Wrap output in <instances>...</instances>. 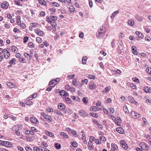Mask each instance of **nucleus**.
I'll return each mask as SVG.
<instances>
[{
    "instance_id": "obj_10",
    "label": "nucleus",
    "mask_w": 151,
    "mask_h": 151,
    "mask_svg": "<svg viewBox=\"0 0 151 151\" xmlns=\"http://www.w3.org/2000/svg\"><path fill=\"white\" fill-rule=\"evenodd\" d=\"M58 108L61 111H63L65 107V106L63 104L61 103L58 104Z\"/></svg>"
},
{
    "instance_id": "obj_37",
    "label": "nucleus",
    "mask_w": 151,
    "mask_h": 151,
    "mask_svg": "<svg viewBox=\"0 0 151 151\" xmlns=\"http://www.w3.org/2000/svg\"><path fill=\"white\" fill-rule=\"evenodd\" d=\"M12 51H13L14 52H17L18 50L17 48L15 46L12 47Z\"/></svg>"
},
{
    "instance_id": "obj_46",
    "label": "nucleus",
    "mask_w": 151,
    "mask_h": 151,
    "mask_svg": "<svg viewBox=\"0 0 151 151\" xmlns=\"http://www.w3.org/2000/svg\"><path fill=\"white\" fill-rule=\"evenodd\" d=\"M37 25L38 24L37 23H31V26L33 27H37Z\"/></svg>"
},
{
    "instance_id": "obj_20",
    "label": "nucleus",
    "mask_w": 151,
    "mask_h": 151,
    "mask_svg": "<svg viewBox=\"0 0 151 151\" xmlns=\"http://www.w3.org/2000/svg\"><path fill=\"white\" fill-rule=\"evenodd\" d=\"M135 33L139 37H140L141 39H142L144 37L143 34L139 32L136 31L135 32Z\"/></svg>"
},
{
    "instance_id": "obj_44",
    "label": "nucleus",
    "mask_w": 151,
    "mask_h": 151,
    "mask_svg": "<svg viewBox=\"0 0 151 151\" xmlns=\"http://www.w3.org/2000/svg\"><path fill=\"white\" fill-rule=\"evenodd\" d=\"M17 23L18 25H19L21 23V20L20 19V17L19 16L17 18Z\"/></svg>"
},
{
    "instance_id": "obj_11",
    "label": "nucleus",
    "mask_w": 151,
    "mask_h": 151,
    "mask_svg": "<svg viewBox=\"0 0 151 151\" xmlns=\"http://www.w3.org/2000/svg\"><path fill=\"white\" fill-rule=\"evenodd\" d=\"M88 148L89 150H91L93 148V146L92 141L88 142Z\"/></svg>"
},
{
    "instance_id": "obj_38",
    "label": "nucleus",
    "mask_w": 151,
    "mask_h": 151,
    "mask_svg": "<svg viewBox=\"0 0 151 151\" xmlns=\"http://www.w3.org/2000/svg\"><path fill=\"white\" fill-rule=\"evenodd\" d=\"M71 144L74 147H76L78 145L77 143L76 142H71Z\"/></svg>"
},
{
    "instance_id": "obj_57",
    "label": "nucleus",
    "mask_w": 151,
    "mask_h": 151,
    "mask_svg": "<svg viewBox=\"0 0 151 151\" xmlns=\"http://www.w3.org/2000/svg\"><path fill=\"white\" fill-rule=\"evenodd\" d=\"M46 21L48 23H50L51 21V18L49 16H47L46 18Z\"/></svg>"
},
{
    "instance_id": "obj_6",
    "label": "nucleus",
    "mask_w": 151,
    "mask_h": 151,
    "mask_svg": "<svg viewBox=\"0 0 151 151\" xmlns=\"http://www.w3.org/2000/svg\"><path fill=\"white\" fill-rule=\"evenodd\" d=\"M30 121L32 123L35 124H38L39 123V122L38 120L33 117H32L30 118Z\"/></svg>"
},
{
    "instance_id": "obj_47",
    "label": "nucleus",
    "mask_w": 151,
    "mask_h": 151,
    "mask_svg": "<svg viewBox=\"0 0 151 151\" xmlns=\"http://www.w3.org/2000/svg\"><path fill=\"white\" fill-rule=\"evenodd\" d=\"M77 79L74 78L73 80V84L74 86H76L77 85Z\"/></svg>"
},
{
    "instance_id": "obj_45",
    "label": "nucleus",
    "mask_w": 151,
    "mask_h": 151,
    "mask_svg": "<svg viewBox=\"0 0 151 151\" xmlns=\"http://www.w3.org/2000/svg\"><path fill=\"white\" fill-rule=\"evenodd\" d=\"M13 131H14L13 132L15 133L17 136H19L20 135L21 133L19 131L15 130L14 129H13Z\"/></svg>"
},
{
    "instance_id": "obj_5",
    "label": "nucleus",
    "mask_w": 151,
    "mask_h": 151,
    "mask_svg": "<svg viewBox=\"0 0 151 151\" xmlns=\"http://www.w3.org/2000/svg\"><path fill=\"white\" fill-rule=\"evenodd\" d=\"M4 58L6 59H8L10 56L9 52L6 49L4 50Z\"/></svg>"
},
{
    "instance_id": "obj_1",
    "label": "nucleus",
    "mask_w": 151,
    "mask_h": 151,
    "mask_svg": "<svg viewBox=\"0 0 151 151\" xmlns=\"http://www.w3.org/2000/svg\"><path fill=\"white\" fill-rule=\"evenodd\" d=\"M1 142H2L1 144L4 146L8 147H11L12 146V144L11 142L9 141H2L0 140Z\"/></svg>"
},
{
    "instance_id": "obj_29",
    "label": "nucleus",
    "mask_w": 151,
    "mask_h": 151,
    "mask_svg": "<svg viewBox=\"0 0 151 151\" xmlns=\"http://www.w3.org/2000/svg\"><path fill=\"white\" fill-rule=\"evenodd\" d=\"M128 24L130 26H132L134 24V22L133 20H129L128 22Z\"/></svg>"
},
{
    "instance_id": "obj_32",
    "label": "nucleus",
    "mask_w": 151,
    "mask_h": 151,
    "mask_svg": "<svg viewBox=\"0 0 151 151\" xmlns=\"http://www.w3.org/2000/svg\"><path fill=\"white\" fill-rule=\"evenodd\" d=\"M89 114L90 116L96 118H97L98 116V115L97 114L93 112L90 113Z\"/></svg>"
},
{
    "instance_id": "obj_13",
    "label": "nucleus",
    "mask_w": 151,
    "mask_h": 151,
    "mask_svg": "<svg viewBox=\"0 0 151 151\" xmlns=\"http://www.w3.org/2000/svg\"><path fill=\"white\" fill-rule=\"evenodd\" d=\"M121 144H122V146L123 148H124L125 149H126L128 148V146L124 140L122 141L121 142Z\"/></svg>"
},
{
    "instance_id": "obj_64",
    "label": "nucleus",
    "mask_w": 151,
    "mask_h": 151,
    "mask_svg": "<svg viewBox=\"0 0 151 151\" xmlns=\"http://www.w3.org/2000/svg\"><path fill=\"white\" fill-rule=\"evenodd\" d=\"M36 41L38 43H40L41 42V39L40 37H38L36 38Z\"/></svg>"
},
{
    "instance_id": "obj_59",
    "label": "nucleus",
    "mask_w": 151,
    "mask_h": 151,
    "mask_svg": "<svg viewBox=\"0 0 151 151\" xmlns=\"http://www.w3.org/2000/svg\"><path fill=\"white\" fill-rule=\"evenodd\" d=\"M40 151H50L49 150L43 147H42V148L40 149Z\"/></svg>"
},
{
    "instance_id": "obj_27",
    "label": "nucleus",
    "mask_w": 151,
    "mask_h": 151,
    "mask_svg": "<svg viewBox=\"0 0 151 151\" xmlns=\"http://www.w3.org/2000/svg\"><path fill=\"white\" fill-rule=\"evenodd\" d=\"M60 134V136H63L66 138H68V135L66 134L65 132H61Z\"/></svg>"
},
{
    "instance_id": "obj_50",
    "label": "nucleus",
    "mask_w": 151,
    "mask_h": 151,
    "mask_svg": "<svg viewBox=\"0 0 151 151\" xmlns=\"http://www.w3.org/2000/svg\"><path fill=\"white\" fill-rule=\"evenodd\" d=\"M19 60L20 62L22 63H24L25 61V59L22 57H21L19 58Z\"/></svg>"
},
{
    "instance_id": "obj_53",
    "label": "nucleus",
    "mask_w": 151,
    "mask_h": 151,
    "mask_svg": "<svg viewBox=\"0 0 151 151\" xmlns=\"http://www.w3.org/2000/svg\"><path fill=\"white\" fill-rule=\"evenodd\" d=\"M29 45L31 48H33L34 46L33 45V43L32 42H29L28 43Z\"/></svg>"
},
{
    "instance_id": "obj_49",
    "label": "nucleus",
    "mask_w": 151,
    "mask_h": 151,
    "mask_svg": "<svg viewBox=\"0 0 151 151\" xmlns=\"http://www.w3.org/2000/svg\"><path fill=\"white\" fill-rule=\"evenodd\" d=\"M131 87L133 89H135L136 88V86L133 83H131L130 85Z\"/></svg>"
},
{
    "instance_id": "obj_19",
    "label": "nucleus",
    "mask_w": 151,
    "mask_h": 151,
    "mask_svg": "<svg viewBox=\"0 0 151 151\" xmlns=\"http://www.w3.org/2000/svg\"><path fill=\"white\" fill-rule=\"evenodd\" d=\"M99 109V107L96 106H92L90 108V111H96L98 110Z\"/></svg>"
},
{
    "instance_id": "obj_43",
    "label": "nucleus",
    "mask_w": 151,
    "mask_h": 151,
    "mask_svg": "<svg viewBox=\"0 0 151 151\" xmlns=\"http://www.w3.org/2000/svg\"><path fill=\"white\" fill-rule=\"evenodd\" d=\"M25 104L27 105H30L32 104V102L31 101L27 100Z\"/></svg>"
},
{
    "instance_id": "obj_24",
    "label": "nucleus",
    "mask_w": 151,
    "mask_h": 151,
    "mask_svg": "<svg viewBox=\"0 0 151 151\" xmlns=\"http://www.w3.org/2000/svg\"><path fill=\"white\" fill-rule=\"evenodd\" d=\"M151 89L150 88H149L148 86H145V87L144 91L146 93H151Z\"/></svg>"
},
{
    "instance_id": "obj_17",
    "label": "nucleus",
    "mask_w": 151,
    "mask_h": 151,
    "mask_svg": "<svg viewBox=\"0 0 151 151\" xmlns=\"http://www.w3.org/2000/svg\"><path fill=\"white\" fill-rule=\"evenodd\" d=\"M112 148H111V150L112 151H115V150H116L118 148V147L115 144L113 143L111 144Z\"/></svg>"
},
{
    "instance_id": "obj_2",
    "label": "nucleus",
    "mask_w": 151,
    "mask_h": 151,
    "mask_svg": "<svg viewBox=\"0 0 151 151\" xmlns=\"http://www.w3.org/2000/svg\"><path fill=\"white\" fill-rule=\"evenodd\" d=\"M78 112L79 114L82 117H85L88 116V113L83 110H79Z\"/></svg>"
},
{
    "instance_id": "obj_61",
    "label": "nucleus",
    "mask_w": 151,
    "mask_h": 151,
    "mask_svg": "<svg viewBox=\"0 0 151 151\" xmlns=\"http://www.w3.org/2000/svg\"><path fill=\"white\" fill-rule=\"evenodd\" d=\"M100 139L103 141H105L106 140V138L104 137H100Z\"/></svg>"
},
{
    "instance_id": "obj_51",
    "label": "nucleus",
    "mask_w": 151,
    "mask_h": 151,
    "mask_svg": "<svg viewBox=\"0 0 151 151\" xmlns=\"http://www.w3.org/2000/svg\"><path fill=\"white\" fill-rule=\"evenodd\" d=\"M51 19L54 21L57 20V17L55 16H51Z\"/></svg>"
},
{
    "instance_id": "obj_34",
    "label": "nucleus",
    "mask_w": 151,
    "mask_h": 151,
    "mask_svg": "<svg viewBox=\"0 0 151 151\" xmlns=\"http://www.w3.org/2000/svg\"><path fill=\"white\" fill-rule=\"evenodd\" d=\"M129 100L132 103H134L135 102V100L134 98L132 96H129Z\"/></svg>"
},
{
    "instance_id": "obj_12",
    "label": "nucleus",
    "mask_w": 151,
    "mask_h": 151,
    "mask_svg": "<svg viewBox=\"0 0 151 151\" xmlns=\"http://www.w3.org/2000/svg\"><path fill=\"white\" fill-rule=\"evenodd\" d=\"M116 131L120 134H123L124 133V129L121 127H118L116 128Z\"/></svg>"
},
{
    "instance_id": "obj_9",
    "label": "nucleus",
    "mask_w": 151,
    "mask_h": 151,
    "mask_svg": "<svg viewBox=\"0 0 151 151\" xmlns=\"http://www.w3.org/2000/svg\"><path fill=\"white\" fill-rule=\"evenodd\" d=\"M22 126L21 124L16 125L15 126L13 127V129L15 128V130L19 131L22 129Z\"/></svg>"
},
{
    "instance_id": "obj_52",
    "label": "nucleus",
    "mask_w": 151,
    "mask_h": 151,
    "mask_svg": "<svg viewBox=\"0 0 151 151\" xmlns=\"http://www.w3.org/2000/svg\"><path fill=\"white\" fill-rule=\"evenodd\" d=\"M50 86L49 87H48L47 89L46 90L47 91H50L52 89L53 87V86Z\"/></svg>"
},
{
    "instance_id": "obj_36",
    "label": "nucleus",
    "mask_w": 151,
    "mask_h": 151,
    "mask_svg": "<svg viewBox=\"0 0 151 151\" xmlns=\"http://www.w3.org/2000/svg\"><path fill=\"white\" fill-rule=\"evenodd\" d=\"M123 109L124 111L127 114H128L129 113V111L127 107L126 106H124L123 107Z\"/></svg>"
},
{
    "instance_id": "obj_4",
    "label": "nucleus",
    "mask_w": 151,
    "mask_h": 151,
    "mask_svg": "<svg viewBox=\"0 0 151 151\" xmlns=\"http://www.w3.org/2000/svg\"><path fill=\"white\" fill-rule=\"evenodd\" d=\"M9 5L8 3L6 1H4L2 2L1 5V8L4 9H7Z\"/></svg>"
},
{
    "instance_id": "obj_42",
    "label": "nucleus",
    "mask_w": 151,
    "mask_h": 151,
    "mask_svg": "<svg viewBox=\"0 0 151 151\" xmlns=\"http://www.w3.org/2000/svg\"><path fill=\"white\" fill-rule=\"evenodd\" d=\"M65 93V90H62L60 92V94L61 96H64Z\"/></svg>"
},
{
    "instance_id": "obj_26",
    "label": "nucleus",
    "mask_w": 151,
    "mask_h": 151,
    "mask_svg": "<svg viewBox=\"0 0 151 151\" xmlns=\"http://www.w3.org/2000/svg\"><path fill=\"white\" fill-rule=\"evenodd\" d=\"M82 101L83 103L86 105L88 103V99L87 97H84L82 99Z\"/></svg>"
},
{
    "instance_id": "obj_23",
    "label": "nucleus",
    "mask_w": 151,
    "mask_h": 151,
    "mask_svg": "<svg viewBox=\"0 0 151 151\" xmlns=\"http://www.w3.org/2000/svg\"><path fill=\"white\" fill-rule=\"evenodd\" d=\"M45 132L46 134L50 137H53L54 136L53 134L50 132L47 131H45Z\"/></svg>"
},
{
    "instance_id": "obj_15",
    "label": "nucleus",
    "mask_w": 151,
    "mask_h": 151,
    "mask_svg": "<svg viewBox=\"0 0 151 151\" xmlns=\"http://www.w3.org/2000/svg\"><path fill=\"white\" fill-rule=\"evenodd\" d=\"M6 84L8 87L11 88H14L15 87V86L14 84L10 82H7Z\"/></svg>"
},
{
    "instance_id": "obj_30",
    "label": "nucleus",
    "mask_w": 151,
    "mask_h": 151,
    "mask_svg": "<svg viewBox=\"0 0 151 151\" xmlns=\"http://www.w3.org/2000/svg\"><path fill=\"white\" fill-rule=\"evenodd\" d=\"M47 120H49L50 122H52L53 120V119L50 116L48 115H47L46 117L45 118Z\"/></svg>"
},
{
    "instance_id": "obj_22",
    "label": "nucleus",
    "mask_w": 151,
    "mask_h": 151,
    "mask_svg": "<svg viewBox=\"0 0 151 151\" xmlns=\"http://www.w3.org/2000/svg\"><path fill=\"white\" fill-rule=\"evenodd\" d=\"M132 52L135 55H137L138 54V52L136 50V48L135 46H132Z\"/></svg>"
},
{
    "instance_id": "obj_58",
    "label": "nucleus",
    "mask_w": 151,
    "mask_h": 151,
    "mask_svg": "<svg viewBox=\"0 0 151 151\" xmlns=\"http://www.w3.org/2000/svg\"><path fill=\"white\" fill-rule=\"evenodd\" d=\"M61 146L60 144L56 143L55 144V147L57 149H59L61 147Z\"/></svg>"
},
{
    "instance_id": "obj_16",
    "label": "nucleus",
    "mask_w": 151,
    "mask_h": 151,
    "mask_svg": "<svg viewBox=\"0 0 151 151\" xmlns=\"http://www.w3.org/2000/svg\"><path fill=\"white\" fill-rule=\"evenodd\" d=\"M121 119L120 117H117V119L115 122V123L118 126H120V123L121 122Z\"/></svg>"
},
{
    "instance_id": "obj_14",
    "label": "nucleus",
    "mask_w": 151,
    "mask_h": 151,
    "mask_svg": "<svg viewBox=\"0 0 151 151\" xmlns=\"http://www.w3.org/2000/svg\"><path fill=\"white\" fill-rule=\"evenodd\" d=\"M35 32L39 35L42 36L43 35V32L40 29L35 30Z\"/></svg>"
},
{
    "instance_id": "obj_40",
    "label": "nucleus",
    "mask_w": 151,
    "mask_h": 151,
    "mask_svg": "<svg viewBox=\"0 0 151 151\" xmlns=\"http://www.w3.org/2000/svg\"><path fill=\"white\" fill-rule=\"evenodd\" d=\"M24 55L26 57H28L29 59H31L32 58V56L27 52H24Z\"/></svg>"
},
{
    "instance_id": "obj_60",
    "label": "nucleus",
    "mask_w": 151,
    "mask_h": 151,
    "mask_svg": "<svg viewBox=\"0 0 151 151\" xmlns=\"http://www.w3.org/2000/svg\"><path fill=\"white\" fill-rule=\"evenodd\" d=\"M28 39L29 38L27 36L25 37L23 39L24 42V43H26V42H27Z\"/></svg>"
},
{
    "instance_id": "obj_63",
    "label": "nucleus",
    "mask_w": 151,
    "mask_h": 151,
    "mask_svg": "<svg viewBox=\"0 0 151 151\" xmlns=\"http://www.w3.org/2000/svg\"><path fill=\"white\" fill-rule=\"evenodd\" d=\"M51 24L52 26L54 27H55L57 25V24L55 22H52V21L50 23Z\"/></svg>"
},
{
    "instance_id": "obj_56",
    "label": "nucleus",
    "mask_w": 151,
    "mask_h": 151,
    "mask_svg": "<svg viewBox=\"0 0 151 151\" xmlns=\"http://www.w3.org/2000/svg\"><path fill=\"white\" fill-rule=\"evenodd\" d=\"M21 27L23 28V29H25L26 28V25L25 24L23 23H20V24L19 25Z\"/></svg>"
},
{
    "instance_id": "obj_7",
    "label": "nucleus",
    "mask_w": 151,
    "mask_h": 151,
    "mask_svg": "<svg viewBox=\"0 0 151 151\" xmlns=\"http://www.w3.org/2000/svg\"><path fill=\"white\" fill-rule=\"evenodd\" d=\"M131 114L133 117L135 119L139 118L140 116L139 114H137L134 111H132L131 112Z\"/></svg>"
},
{
    "instance_id": "obj_18",
    "label": "nucleus",
    "mask_w": 151,
    "mask_h": 151,
    "mask_svg": "<svg viewBox=\"0 0 151 151\" xmlns=\"http://www.w3.org/2000/svg\"><path fill=\"white\" fill-rule=\"evenodd\" d=\"M135 17L137 20L140 21L143 19L142 17L141 16L137 14H135Z\"/></svg>"
},
{
    "instance_id": "obj_62",
    "label": "nucleus",
    "mask_w": 151,
    "mask_h": 151,
    "mask_svg": "<svg viewBox=\"0 0 151 151\" xmlns=\"http://www.w3.org/2000/svg\"><path fill=\"white\" fill-rule=\"evenodd\" d=\"M70 87L69 85H67L65 86V89L66 90L69 91Z\"/></svg>"
},
{
    "instance_id": "obj_25",
    "label": "nucleus",
    "mask_w": 151,
    "mask_h": 151,
    "mask_svg": "<svg viewBox=\"0 0 151 151\" xmlns=\"http://www.w3.org/2000/svg\"><path fill=\"white\" fill-rule=\"evenodd\" d=\"M98 35L97 34V36H98L99 37H101L103 36L104 35V33L103 32H102L100 30L98 32Z\"/></svg>"
},
{
    "instance_id": "obj_3",
    "label": "nucleus",
    "mask_w": 151,
    "mask_h": 151,
    "mask_svg": "<svg viewBox=\"0 0 151 151\" xmlns=\"http://www.w3.org/2000/svg\"><path fill=\"white\" fill-rule=\"evenodd\" d=\"M140 146L142 149L145 150H148L149 149V147L144 142H142L140 144Z\"/></svg>"
},
{
    "instance_id": "obj_54",
    "label": "nucleus",
    "mask_w": 151,
    "mask_h": 151,
    "mask_svg": "<svg viewBox=\"0 0 151 151\" xmlns=\"http://www.w3.org/2000/svg\"><path fill=\"white\" fill-rule=\"evenodd\" d=\"M50 10L51 12V14H54V12H55L56 9L55 8L53 7L50 8Z\"/></svg>"
},
{
    "instance_id": "obj_8",
    "label": "nucleus",
    "mask_w": 151,
    "mask_h": 151,
    "mask_svg": "<svg viewBox=\"0 0 151 151\" xmlns=\"http://www.w3.org/2000/svg\"><path fill=\"white\" fill-rule=\"evenodd\" d=\"M97 87L96 85L94 83H91L89 85V88L90 89L92 90L95 89Z\"/></svg>"
},
{
    "instance_id": "obj_41",
    "label": "nucleus",
    "mask_w": 151,
    "mask_h": 151,
    "mask_svg": "<svg viewBox=\"0 0 151 151\" xmlns=\"http://www.w3.org/2000/svg\"><path fill=\"white\" fill-rule=\"evenodd\" d=\"M55 113H56V114L58 115H60V116H62L63 114L60 111L58 110H55Z\"/></svg>"
},
{
    "instance_id": "obj_48",
    "label": "nucleus",
    "mask_w": 151,
    "mask_h": 151,
    "mask_svg": "<svg viewBox=\"0 0 151 151\" xmlns=\"http://www.w3.org/2000/svg\"><path fill=\"white\" fill-rule=\"evenodd\" d=\"M88 78L90 79H95L96 76L93 75H89L88 76Z\"/></svg>"
},
{
    "instance_id": "obj_28",
    "label": "nucleus",
    "mask_w": 151,
    "mask_h": 151,
    "mask_svg": "<svg viewBox=\"0 0 151 151\" xmlns=\"http://www.w3.org/2000/svg\"><path fill=\"white\" fill-rule=\"evenodd\" d=\"M55 82L54 80H52L51 81H50L49 82V86H53V87L56 84V83H55Z\"/></svg>"
},
{
    "instance_id": "obj_21",
    "label": "nucleus",
    "mask_w": 151,
    "mask_h": 151,
    "mask_svg": "<svg viewBox=\"0 0 151 151\" xmlns=\"http://www.w3.org/2000/svg\"><path fill=\"white\" fill-rule=\"evenodd\" d=\"M15 59L14 58H13L9 61V63L10 64V65H11V66L13 64L15 65L16 64L15 63ZM10 67H11V66H10Z\"/></svg>"
},
{
    "instance_id": "obj_55",
    "label": "nucleus",
    "mask_w": 151,
    "mask_h": 151,
    "mask_svg": "<svg viewBox=\"0 0 151 151\" xmlns=\"http://www.w3.org/2000/svg\"><path fill=\"white\" fill-rule=\"evenodd\" d=\"M66 130L69 132V134L72 133L73 130H72L70 128L68 127L66 128Z\"/></svg>"
},
{
    "instance_id": "obj_39",
    "label": "nucleus",
    "mask_w": 151,
    "mask_h": 151,
    "mask_svg": "<svg viewBox=\"0 0 151 151\" xmlns=\"http://www.w3.org/2000/svg\"><path fill=\"white\" fill-rule=\"evenodd\" d=\"M38 2L41 4L44 5H45V2L44 0H38Z\"/></svg>"
},
{
    "instance_id": "obj_33",
    "label": "nucleus",
    "mask_w": 151,
    "mask_h": 151,
    "mask_svg": "<svg viewBox=\"0 0 151 151\" xmlns=\"http://www.w3.org/2000/svg\"><path fill=\"white\" fill-rule=\"evenodd\" d=\"M87 59V57L86 56L83 57L82 59V63L83 64H85L86 62V60Z\"/></svg>"
},
{
    "instance_id": "obj_35",
    "label": "nucleus",
    "mask_w": 151,
    "mask_h": 151,
    "mask_svg": "<svg viewBox=\"0 0 151 151\" xmlns=\"http://www.w3.org/2000/svg\"><path fill=\"white\" fill-rule=\"evenodd\" d=\"M42 148V147H34V151H40V149Z\"/></svg>"
},
{
    "instance_id": "obj_31",
    "label": "nucleus",
    "mask_w": 151,
    "mask_h": 151,
    "mask_svg": "<svg viewBox=\"0 0 151 151\" xmlns=\"http://www.w3.org/2000/svg\"><path fill=\"white\" fill-rule=\"evenodd\" d=\"M69 10L71 12H75V9L73 6H70L69 7Z\"/></svg>"
}]
</instances>
